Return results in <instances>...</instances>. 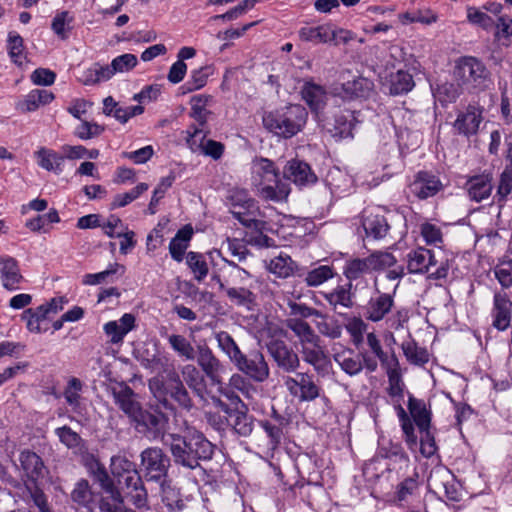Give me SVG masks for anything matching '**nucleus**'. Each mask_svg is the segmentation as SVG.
I'll list each match as a JSON object with an SVG mask.
<instances>
[{"label": "nucleus", "instance_id": "43", "mask_svg": "<svg viewBox=\"0 0 512 512\" xmlns=\"http://www.w3.org/2000/svg\"><path fill=\"white\" fill-rule=\"evenodd\" d=\"M193 230L190 226H185L180 229L175 237L170 241L169 251L172 258L178 262L183 260L184 253L188 247V242L191 239Z\"/></svg>", "mask_w": 512, "mask_h": 512}, {"label": "nucleus", "instance_id": "37", "mask_svg": "<svg viewBox=\"0 0 512 512\" xmlns=\"http://www.w3.org/2000/svg\"><path fill=\"white\" fill-rule=\"evenodd\" d=\"M467 190L470 198L480 202L488 198L492 191L491 177L488 174L477 175L467 182Z\"/></svg>", "mask_w": 512, "mask_h": 512}, {"label": "nucleus", "instance_id": "60", "mask_svg": "<svg viewBox=\"0 0 512 512\" xmlns=\"http://www.w3.org/2000/svg\"><path fill=\"white\" fill-rule=\"evenodd\" d=\"M394 365L387 368L388 376V393L391 397H403L404 383L401 378V374L398 368V361L393 358Z\"/></svg>", "mask_w": 512, "mask_h": 512}, {"label": "nucleus", "instance_id": "11", "mask_svg": "<svg viewBox=\"0 0 512 512\" xmlns=\"http://www.w3.org/2000/svg\"><path fill=\"white\" fill-rule=\"evenodd\" d=\"M233 364L239 371L257 382H263L269 377L268 364L259 351H252L248 355L242 353Z\"/></svg>", "mask_w": 512, "mask_h": 512}, {"label": "nucleus", "instance_id": "40", "mask_svg": "<svg viewBox=\"0 0 512 512\" xmlns=\"http://www.w3.org/2000/svg\"><path fill=\"white\" fill-rule=\"evenodd\" d=\"M363 228L368 237L373 239H382L386 236L389 225L384 216L379 214L367 213L364 216Z\"/></svg>", "mask_w": 512, "mask_h": 512}, {"label": "nucleus", "instance_id": "9", "mask_svg": "<svg viewBox=\"0 0 512 512\" xmlns=\"http://www.w3.org/2000/svg\"><path fill=\"white\" fill-rule=\"evenodd\" d=\"M283 382L289 394L300 402H311L321 395V387L311 374L297 372L293 376L284 377Z\"/></svg>", "mask_w": 512, "mask_h": 512}, {"label": "nucleus", "instance_id": "53", "mask_svg": "<svg viewBox=\"0 0 512 512\" xmlns=\"http://www.w3.org/2000/svg\"><path fill=\"white\" fill-rule=\"evenodd\" d=\"M229 421L233 430L239 436L247 437L253 431V419L244 411L237 409L235 412H230Z\"/></svg>", "mask_w": 512, "mask_h": 512}, {"label": "nucleus", "instance_id": "49", "mask_svg": "<svg viewBox=\"0 0 512 512\" xmlns=\"http://www.w3.org/2000/svg\"><path fill=\"white\" fill-rule=\"evenodd\" d=\"M7 51L11 61L17 66L26 62L23 38L17 32H10L7 39Z\"/></svg>", "mask_w": 512, "mask_h": 512}, {"label": "nucleus", "instance_id": "14", "mask_svg": "<svg viewBox=\"0 0 512 512\" xmlns=\"http://www.w3.org/2000/svg\"><path fill=\"white\" fill-rule=\"evenodd\" d=\"M187 143L194 152H200L215 160L219 159L224 152V145L220 142L206 139V133L202 128L193 127L188 131Z\"/></svg>", "mask_w": 512, "mask_h": 512}, {"label": "nucleus", "instance_id": "28", "mask_svg": "<svg viewBox=\"0 0 512 512\" xmlns=\"http://www.w3.org/2000/svg\"><path fill=\"white\" fill-rule=\"evenodd\" d=\"M135 328V316L125 313L117 321H109L104 324L103 330L109 341L113 344L121 343L124 337Z\"/></svg>", "mask_w": 512, "mask_h": 512}, {"label": "nucleus", "instance_id": "22", "mask_svg": "<svg viewBox=\"0 0 512 512\" xmlns=\"http://www.w3.org/2000/svg\"><path fill=\"white\" fill-rule=\"evenodd\" d=\"M0 263V280L4 289L16 291L21 289L24 277L21 274L18 262L10 256H3Z\"/></svg>", "mask_w": 512, "mask_h": 512}, {"label": "nucleus", "instance_id": "12", "mask_svg": "<svg viewBox=\"0 0 512 512\" xmlns=\"http://www.w3.org/2000/svg\"><path fill=\"white\" fill-rule=\"evenodd\" d=\"M483 9L495 17L493 24L495 41L499 45L510 46L512 35L510 27L512 19H510L508 13L504 11L505 7L501 3L488 2L483 5Z\"/></svg>", "mask_w": 512, "mask_h": 512}, {"label": "nucleus", "instance_id": "57", "mask_svg": "<svg viewBox=\"0 0 512 512\" xmlns=\"http://www.w3.org/2000/svg\"><path fill=\"white\" fill-rule=\"evenodd\" d=\"M495 17L492 16L485 9L477 8L474 6L467 7V20L472 25L481 27L484 30H491L493 28Z\"/></svg>", "mask_w": 512, "mask_h": 512}, {"label": "nucleus", "instance_id": "21", "mask_svg": "<svg viewBox=\"0 0 512 512\" xmlns=\"http://www.w3.org/2000/svg\"><path fill=\"white\" fill-rule=\"evenodd\" d=\"M283 174L284 177L299 187H307L317 181V176L311 167L300 160L289 161L283 170Z\"/></svg>", "mask_w": 512, "mask_h": 512}, {"label": "nucleus", "instance_id": "31", "mask_svg": "<svg viewBox=\"0 0 512 512\" xmlns=\"http://www.w3.org/2000/svg\"><path fill=\"white\" fill-rule=\"evenodd\" d=\"M301 94L303 100L316 115L324 109L327 103V93L325 89L315 83H305L302 87Z\"/></svg>", "mask_w": 512, "mask_h": 512}, {"label": "nucleus", "instance_id": "46", "mask_svg": "<svg viewBox=\"0 0 512 512\" xmlns=\"http://www.w3.org/2000/svg\"><path fill=\"white\" fill-rule=\"evenodd\" d=\"M183 381L196 394L201 395L205 389L203 373L193 364H185L180 369Z\"/></svg>", "mask_w": 512, "mask_h": 512}, {"label": "nucleus", "instance_id": "38", "mask_svg": "<svg viewBox=\"0 0 512 512\" xmlns=\"http://www.w3.org/2000/svg\"><path fill=\"white\" fill-rule=\"evenodd\" d=\"M213 280L219 283L220 289L224 290L228 299L238 306H249L253 301L252 292L244 287H227L220 279L218 271L213 272Z\"/></svg>", "mask_w": 512, "mask_h": 512}, {"label": "nucleus", "instance_id": "27", "mask_svg": "<svg viewBox=\"0 0 512 512\" xmlns=\"http://www.w3.org/2000/svg\"><path fill=\"white\" fill-rule=\"evenodd\" d=\"M196 359L203 373L213 382L219 383V372L222 369L221 362L207 345H200L196 350Z\"/></svg>", "mask_w": 512, "mask_h": 512}, {"label": "nucleus", "instance_id": "35", "mask_svg": "<svg viewBox=\"0 0 512 512\" xmlns=\"http://www.w3.org/2000/svg\"><path fill=\"white\" fill-rule=\"evenodd\" d=\"M326 182L333 194L342 196L353 187V178L345 171L334 167L329 170Z\"/></svg>", "mask_w": 512, "mask_h": 512}, {"label": "nucleus", "instance_id": "64", "mask_svg": "<svg viewBox=\"0 0 512 512\" xmlns=\"http://www.w3.org/2000/svg\"><path fill=\"white\" fill-rule=\"evenodd\" d=\"M159 485L163 503L170 510L181 509L182 501L179 498V493L171 486L168 478L160 482Z\"/></svg>", "mask_w": 512, "mask_h": 512}, {"label": "nucleus", "instance_id": "18", "mask_svg": "<svg viewBox=\"0 0 512 512\" xmlns=\"http://www.w3.org/2000/svg\"><path fill=\"white\" fill-rule=\"evenodd\" d=\"M267 348L277 365L285 372H295L299 368L298 355L283 341H270Z\"/></svg>", "mask_w": 512, "mask_h": 512}, {"label": "nucleus", "instance_id": "55", "mask_svg": "<svg viewBox=\"0 0 512 512\" xmlns=\"http://www.w3.org/2000/svg\"><path fill=\"white\" fill-rule=\"evenodd\" d=\"M414 81L412 76L403 70H398L390 76V93L393 95L404 94L412 90Z\"/></svg>", "mask_w": 512, "mask_h": 512}, {"label": "nucleus", "instance_id": "15", "mask_svg": "<svg viewBox=\"0 0 512 512\" xmlns=\"http://www.w3.org/2000/svg\"><path fill=\"white\" fill-rule=\"evenodd\" d=\"M300 352L303 361L311 365L319 375H324L328 371L330 361L320 345L319 337L301 344Z\"/></svg>", "mask_w": 512, "mask_h": 512}, {"label": "nucleus", "instance_id": "42", "mask_svg": "<svg viewBox=\"0 0 512 512\" xmlns=\"http://www.w3.org/2000/svg\"><path fill=\"white\" fill-rule=\"evenodd\" d=\"M369 273H372V271L368 256L365 258L357 257L348 259L343 267V275L351 284L353 281H356Z\"/></svg>", "mask_w": 512, "mask_h": 512}, {"label": "nucleus", "instance_id": "48", "mask_svg": "<svg viewBox=\"0 0 512 512\" xmlns=\"http://www.w3.org/2000/svg\"><path fill=\"white\" fill-rule=\"evenodd\" d=\"M78 79L84 85H95L108 81L111 79L109 65L103 66L99 63H95L91 67L82 71Z\"/></svg>", "mask_w": 512, "mask_h": 512}, {"label": "nucleus", "instance_id": "23", "mask_svg": "<svg viewBox=\"0 0 512 512\" xmlns=\"http://www.w3.org/2000/svg\"><path fill=\"white\" fill-rule=\"evenodd\" d=\"M259 424L263 429L265 436L258 439L257 446L265 456L273 457L274 452L281 444L283 437L282 428L279 425L273 424L267 420L260 421Z\"/></svg>", "mask_w": 512, "mask_h": 512}, {"label": "nucleus", "instance_id": "33", "mask_svg": "<svg viewBox=\"0 0 512 512\" xmlns=\"http://www.w3.org/2000/svg\"><path fill=\"white\" fill-rule=\"evenodd\" d=\"M351 288V283L337 285L331 291L323 292L322 296L335 311L339 308L350 309L353 306Z\"/></svg>", "mask_w": 512, "mask_h": 512}, {"label": "nucleus", "instance_id": "44", "mask_svg": "<svg viewBox=\"0 0 512 512\" xmlns=\"http://www.w3.org/2000/svg\"><path fill=\"white\" fill-rule=\"evenodd\" d=\"M167 341L171 349L182 359L191 361L196 358V350L191 342L181 334H170Z\"/></svg>", "mask_w": 512, "mask_h": 512}, {"label": "nucleus", "instance_id": "7", "mask_svg": "<svg viewBox=\"0 0 512 512\" xmlns=\"http://www.w3.org/2000/svg\"><path fill=\"white\" fill-rule=\"evenodd\" d=\"M454 79L458 86L479 88L486 85L488 71L484 64L474 57L460 58L454 68Z\"/></svg>", "mask_w": 512, "mask_h": 512}, {"label": "nucleus", "instance_id": "36", "mask_svg": "<svg viewBox=\"0 0 512 512\" xmlns=\"http://www.w3.org/2000/svg\"><path fill=\"white\" fill-rule=\"evenodd\" d=\"M37 164L44 170L60 174L63 171L64 157L52 149L45 147L35 151Z\"/></svg>", "mask_w": 512, "mask_h": 512}, {"label": "nucleus", "instance_id": "59", "mask_svg": "<svg viewBox=\"0 0 512 512\" xmlns=\"http://www.w3.org/2000/svg\"><path fill=\"white\" fill-rule=\"evenodd\" d=\"M335 271L332 266L321 265L307 272L305 282L310 287H317L332 279Z\"/></svg>", "mask_w": 512, "mask_h": 512}, {"label": "nucleus", "instance_id": "3", "mask_svg": "<svg viewBox=\"0 0 512 512\" xmlns=\"http://www.w3.org/2000/svg\"><path fill=\"white\" fill-rule=\"evenodd\" d=\"M407 406L409 414L399 404L395 406V410L404 434V440L408 448L415 452L418 446V438L415 434L413 422L419 431L426 430L430 427L431 412L424 400L415 398L412 394L408 396Z\"/></svg>", "mask_w": 512, "mask_h": 512}, {"label": "nucleus", "instance_id": "51", "mask_svg": "<svg viewBox=\"0 0 512 512\" xmlns=\"http://www.w3.org/2000/svg\"><path fill=\"white\" fill-rule=\"evenodd\" d=\"M295 268V263L291 257L283 253L271 259L268 264V270L279 278L291 276Z\"/></svg>", "mask_w": 512, "mask_h": 512}, {"label": "nucleus", "instance_id": "26", "mask_svg": "<svg viewBox=\"0 0 512 512\" xmlns=\"http://www.w3.org/2000/svg\"><path fill=\"white\" fill-rule=\"evenodd\" d=\"M397 474L400 477H403V479L399 482V484L396 487V499L400 502H408L418 494L420 487L419 473L417 471V468L414 467L411 470L410 468L406 470L405 474Z\"/></svg>", "mask_w": 512, "mask_h": 512}, {"label": "nucleus", "instance_id": "16", "mask_svg": "<svg viewBox=\"0 0 512 512\" xmlns=\"http://www.w3.org/2000/svg\"><path fill=\"white\" fill-rule=\"evenodd\" d=\"M393 294L377 292L364 306V316L371 322L384 320L394 307Z\"/></svg>", "mask_w": 512, "mask_h": 512}, {"label": "nucleus", "instance_id": "29", "mask_svg": "<svg viewBox=\"0 0 512 512\" xmlns=\"http://www.w3.org/2000/svg\"><path fill=\"white\" fill-rule=\"evenodd\" d=\"M19 461L26 476L33 482L43 479L47 473L42 459L30 450L20 453Z\"/></svg>", "mask_w": 512, "mask_h": 512}, {"label": "nucleus", "instance_id": "34", "mask_svg": "<svg viewBox=\"0 0 512 512\" xmlns=\"http://www.w3.org/2000/svg\"><path fill=\"white\" fill-rule=\"evenodd\" d=\"M334 361L349 376H356L363 370L362 359L352 349H342L333 355Z\"/></svg>", "mask_w": 512, "mask_h": 512}, {"label": "nucleus", "instance_id": "32", "mask_svg": "<svg viewBox=\"0 0 512 512\" xmlns=\"http://www.w3.org/2000/svg\"><path fill=\"white\" fill-rule=\"evenodd\" d=\"M511 302L509 297L501 293L495 294L494 309L492 312L493 326L498 330H505L511 322Z\"/></svg>", "mask_w": 512, "mask_h": 512}, {"label": "nucleus", "instance_id": "41", "mask_svg": "<svg viewBox=\"0 0 512 512\" xmlns=\"http://www.w3.org/2000/svg\"><path fill=\"white\" fill-rule=\"evenodd\" d=\"M481 122V113L474 107L467 109L466 113L459 114L454 127L459 133L470 135L476 133Z\"/></svg>", "mask_w": 512, "mask_h": 512}, {"label": "nucleus", "instance_id": "13", "mask_svg": "<svg viewBox=\"0 0 512 512\" xmlns=\"http://www.w3.org/2000/svg\"><path fill=\"white\" fill-rule=\"evenodd\" d=\"M368 259L372 273L386 271L389 280H400L405 275L404 266L398 264L396 257L388 251H376L368 255Z\"/></svg>", "mask_w": 512, "mask_h": 512}, {"label": "nucleus", "instance_id": "30", "mask_svg": "<svg viewBox=\"0 0 512 512\" xmlns=\"http://www.w3.org/2000/svg\"><path fill=\"white\" fill-rule=\"evenodd\" d=\"M357 122L355 113L350 110H341L334 114L332 127L328 128L333 137L344 139L353 137V129Z\"/></svg>", "mask_w": 512, "mask_h": 512}, {"label": "nucleus", "instance_id": "8", "mask_svg": "<svg viewBox=\"0 0 512 512\" xmlns=\"http://www.w3.org/2000/svg\"><path fill=\"white\" fill-rule=\"evenodd\" d=\"M141 469L146 481L160 483L167 479L170 459L159 447H149L140 454Z\"/></svg>", "mask_w": 512, "mask_h": 512}, {"label": "nucleus", "instance_id": "61", "mask_svg": "<svg viewBox=\"0 0 512 512\" xmlns=\"http://www.w3.org/2000/svg\"><path fill=\"white\" fill-rule=\"evenodd\" d=\"M110 470L112 475L121 483V477L136 471V465L126 456L115 455L110 461Z\"/></svg>", "mask_w": 512, "mask_h": 512}, {"label": "nucleus", "instance_id": "50", "mask_svg": "<svg viewBox=\"0 0 512 512\" xmlns=\"http://www.w3.org/2000/svg\"><path fill=\"white\" fill-rule=\"evenodd\" d=\"M108 495L99 500L100 512H127L129 508L124 506V499L118 488L106 492Z\"/></svg>", "mask_w": 512, "mask_h": 512}, {"label": "nucleus", "instance_id": "39", "mask_svg": "<svg viewBox=\"0 0 512 512\" xmlns=\"http://www.w3.org/2000/svg\"><path fill=\"white\" fill-rule=\"evenodd\" d=\"M70 498L74 504L85 508L86 511L93 510L94 493L86 479H80L75 483Z\"/></svg>", "mask_w": 512, "mask_h": 512}, {"label": "nucleus", "instance_id": "63", "mask_svg": "<svg viewBox=\"0 0 512 512\" xmlns=\"http://www.w3.org/2000/svg\"><path fill=\"white\" fill-rule=\"evenodd\" d=\"M148 189V184L140 183L128 192L115 195L111 203V209L125 207L126 205L140 197V195H142Z\"/></svg>", "mask_w": 512, "mask_h": 512}, {"label": "nucleus", "instance_id": "62", "mask_svg": "<svg viewBox=\"0 0 512 512\" xmlns=\"http://www.w3.org/2000/svg\"><path fill=\"white\" fill-rule=\"evenodd\" d=\"M104 131V126L96 122L81 120L80 124L75 127L73 134L80 140L86 141L100 136Z\"/></svg>", "mask_w": 512, "mask_h": 512}, {"label": "nucleus", "instance_id": "2", "mask_svg": "<svg viewBox=\"0 0 512 512\" xmlns=\"http://www.w3.org/2000/svg\"><path fill=\"white\" fill-rule=\"evenodd\" d=\"M251 181L257 194L265 200L280 202L288 197V185L280 181L278 170L267 158H255L252 161Z\"/></svg>", "mask_w": 512, "mask_h": 512}, {"label": "nucleus", "instance_id": "25", "mask_svg": "<svg viewBox=\"0 0 512 512\" xmlns=\"http://www.w3.org/2000/svg\"><path fill=\"white\" fill-rule=\"evenodd\" d=\"M332 35V24L323 23L313 25L305 23L298 30V38L302 42L312 43L314 45L330 43V36Z\"/></svg>", "mask_w": 512, "mask_h": 512}, {"label": "nucleus", "instance_id": "1", "mask_svg": "<svg viewBox=\"0 0 512 512\" xmlns=\"http://www.w3.org/2000/svg\"><path fill=\"white\" fill-rule=\"evenodd\" d=\"M164 444L169 447L174 463L188 469H196L199 461L211 459L213 444L198 431H188L181 436L176 433L166 435Z\"/></svg>", "mask_w": 512, "mask_h": 512}, {"label": "nucleus", "instance_id": "6", "mask_svg": "<svg viewBox=\"0 0 512 512\" xmlns=\"http://www.w3.org/2000/svg\"><path fill=\"white\" fill-rule=\"evenodd\" d=\"M380 466L389 473L405 474L410 468V459L400 444L389 442L388 446L381 445L375 458L365 464L364 473L374 475ZM375 476L379 477V474L375 473Z\"/></svg>", "mask_w": 512, "mask_h": 512}, {"label": "nucleus", "instance_id": "19", "mask_svg": "<svg viewBox=\"0 0 512 512\" xmlns=\"http://www.w3.org/2000/svg\"><path fill=\"white\" fill-rule=\"evenodd\" d=\"M443 185L439 178L428 172H419L409 185V192L419 199L436 195Z\"/></svg>", "mask_w": 512, "mask_h": 512}, {"label": "nucleus", "instance_id": "20", "mask_svg": "<svg viewBox=\"0 0 512 512\" xmlns=\"http://www.w3.org/2000/svg\"><path fill=\"white\" fill-rule=\"evenodd\" d=\"M207 256L209 258V263L215 269L214 271L222 270L220 264H223V266L228 265L229 267H231L227 280L228 283L233 285H245L247 281L250 279L251 275L248 271H246L243 268H240L233 261H229L226 258L222 257V254L219 250L214 249L208 251Z\"/></svg>", "mask_w": 512, "mask_h": 512}, {"label": "nucleus", "instance_id": "56", "mask_svg": "<svg viewBox=\"0 0 512 512\" xmlns=\"http://www.w3.org/2000/svg\"><path fill=\"white\" fill-rule=\"evenodd\" d=\"M286 326L298 337L300 345L319 337L311 326L302 319L288 318L286 320Z\"/></svg>", "mask_w": 512, "mask_h": 512}, {"label": "nucleus", "instance_id": "24", "mask_svg": "<svg viewBox=\"0 0 512 512\" xmlns=\"http://www.w3.org/2000/svg\"><path fill=\"white\" fill-rule=\"evenodd\" d=\"M407 270L410 274H424L436 264L433 252L425 247H417L406 255Z\"/></svg>", "mask_w": 512, "mask_h": 512}, {"label": "nucleus", "instance_id": "5", "mask_svg": "<svg viewBox=\"0 0 512 512\" xmlns=\"http://www.w3.org/2000/svg\"><path fill=\"white\" fill-rule=\"evenodd\" d=\"M231 214L245 227L261 232L265 228L257 202L245 190H233L227 197Z\"/></svg>", "mask_w": 512, "mask_h": 512}, {"label": "nucleus", "instance_id": "17", "mask_svg": "<svg viewBox=\"0 0 512 512\" xmlns=\"http://www.w3.org/2000/svg\"><path fill=\"white\" fill-rule=\"evenodd\" d=\"M111 394L115 404L130 419V421L142 407L137 401L134 391L125 383H116L111 386Z\"/></svg>", "mask_w": 512, "mask_h": 512}, {"label": "nucleus", "instance_id": "45", "mask_svg": "<svg viewBox=\"0 0 512 512\" xmlns=\"http://www.w3.org/2000/svg\"><path fill=\"white\" fill-rule=\"evenodd\" d=\"M54 98V94L48 90L34 89L26 95L21 103V109L25 112H32L40 106L49 104Z\"/></svg>", "mask_w": 512, "mask_h": 512}, {"label": "nucleus", "instance_id": "58", "mask_svg": "<svg viewBox=\"0 0 512 512\" xmlns=\"http://www.w3.org/2000/svg\"><path fill=\"white\" fill-rule=\"evenodd\" d=\"M22 317L26 320L28 330L34 333L43 332L45 329L42 327V324L49 319L41 305L35 309H27Z\"/></svg>", "mask_w": 512, "mask_h": 512}, {"label": "nucleus", "instance_id": "54", "mask_svg": "<svg viewBox=\"0 0 512 512\" xmlns=\"http://www.w3.org/2000/svg\"><path fill=\"white\" fill-rule=\"evenodd\" d=\"M218 348L233 363L243 353L232 336L226 331H220L215 334Z\"/></svg>", "mask_w": 512, "mask_h": 512}, {"label": "nucleus", "instance_id": "47", "mask_svg": "<svg viewBox=\"0 0 512 512\" xmlns=\"http://www.w3.org/2000/svg\"><path fill=\"white\" fill-rule=\"evenodd\" d=\"M206 258L209 260L207 253L201 254L190 251L186 256V264L193 273L194 279L197 282H202L209 273V266Z\"/></svg>", "mask_w": 512, "mask_h": 512}, {"label": "nucleus", "instance_id": "10", "mask_svg": "<svg viewBox=\"0 0 512 512\" xmlns=\"http://www.w3.org/2000/svg\"><path fill=\"white\" fill-rule=\"evenodd\" d=\"M130 422L138 432L144 434L149 439L155 440L160 436L164 439L166 437L164 432L168 419L158 410H144L141 407Z\"/></svg>", "mask_w": 512, "mask_h": 512}, {"label": "nucleus", "instance_id": "4", "mask_svg": "<svg viewBox=\"0 0 512 512\" xmlns=\"http://www.w3.org/2000/svg\"><path fill=\"white\" fill-rule=\"evenodd\" d=\"M307 116L306 109L301 105H290L265 113L262 121L264 127L274 135L291 138L303 129Z\"/></svg>", "mask_w": 512, "mask_h": 512}, {"label": "nucleus", "instance_id": "52", "mask_svg": "<svg viewBox=\"0 0 512 512\" xmlns=\"http://www.w3.org/2000/svg\"><path fill=\"white\" fill-rule=\"evenodd\" d=\"M406 359L414 365H424L429 361V353L423 348L419 347L413 340L404 341L401 345Z\"/></svg>", "mask_w": 512, "mask_h": 512}]
</instances>
